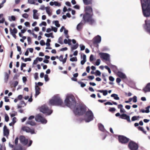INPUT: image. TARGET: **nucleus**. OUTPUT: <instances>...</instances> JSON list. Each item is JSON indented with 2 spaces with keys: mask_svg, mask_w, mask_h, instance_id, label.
Masks as SVG:
<instances>
[{
  "mask_svg": "<svg viewBox=\"0 0 150 150\" xmlns=\"http://www.w3.org/2000/svg\"><path fill=\"white\" fill-rule=\"evenodd\" d=\"M64 103L67 106L73 109V111L76 115H82L85 114L84 120L86 122H89L93 120V113L90 110L87 111L86 107L80 104L76 105V102L74 96L72 95L67 96L64 100Z\"/></svg>",
  "mask_w": 150,
  "mask_h": 150,
  "instance_id": "nucleus-1",
  "label": "nucleus"
},
{
  "mask_svg": "<svg viewBox=\"0 0 150 150\" xmlns=\"http://www.w3.org/2000/svg\"><path fill=\"white\" fill-rule=\"evenodd\" d=\"M143 14L144 17L150 16V0H140Z\"/></svg>",
  "mask_w": 150,
  "mask_h": 150,
  "instance_id": "nucleus-2",
  "label": "nucleus"
},
{
  "mask_svg": "<svg viewBox=\"0 0 150 150\" xmlns=\"http://www.w3.org/2000/svg\"><path fill=\"white\" fill-rule=\"evenodd\" d=\"M50 104L52 105L64 107V105L62 99L59 96H54L49 101Z\"/></svg>",
  "mask_w": 150,
  "mask_h": 150,
  "instance_id": "nucleus-3",
  "label": "nucleus"
},
{
  "mask_svg": "<svg viewBox=\"0 0 150 150\" xmlns=\"http://www.w3.org/2000/svg\"><path fill=\"white\" fill-rule=\"evenodd\" d=\"M40 111L47 115H50L52 112V110L49 109L46 105H44L40 108Z\"/></svg>",
  "mask_w": 150,
  "mask_h": 150,
  "instance_id": "nucleus-4",
  "label": "nucleus"
},
{
  "mask_svg": "<svg viewBox=\"0 0 150 150\" xmlns=\"http://www.w3.org/2000/svg\"><path fill=\"white\" fill-rule=\"evenodd\" d=\"M93 14L86 13L83 16V18L85 22L90 23H93V20L92 18Z\"/></svg>",
  "mask_w": 150,
  "mask_h": 150,
  "instance_id": "nucleus-5",
  "label": "nucleus"
},
{
  "mask_svg": "<svg viewBox=\"0 0 150 150\" xmlns=\"http://www.w3.org/2000/svg\"><path fill=\"white\" fill-rule=\"evenodd\" d=\"M128 147L130 150H137L139 148V145L134 142L130 140L128 143Z\"/></svg>",
  "mask_w": 150,
  "mask_h": 150,
  "instance_id": "nucleus-6",
  "label": "nucleus"
},
{
  "mask_svg": "<svg viewBox=\"0 0 150 150\" xmlns=\"http://www.w3.org/2000/svg\"><path fill=\"white\" fill-rule=\"evenodd\" d=\"M118 138L119 142L122 144H126L130 140L129 139L123 135H118Z\"/></svg>",
  "mask_w": 150,
  "mask_h": 150,
  "instance_id": "nucleus-7",
  "label": "nucleus"
},
{
  "mask_svg": "<svg viewBox=\"0 0 150 150\" xmlns=\"http://www.w3.org/2000/svg\"><path fill=\"white\" fill-rule=\"evenodd\" d=\"M36 121L38 122H40L42 123L45 124L47 122V120L41 114H39L36 115L35 117Z\"/></svg>",
  "mask_w": 150,
  "mask_h": 150,
  "instance_id": "nucleus-8",
  "label": "nucleus"
},
{
  "mask_svg": "<svg viewBox=\"0 0 150 150\" xmlns=\"http://www.w3.org/2000/svg\"><path fill=\"white\" fill-rule=\"evenodd\" d=\"M145 24L143 25L144 29L146 31L150 33V19L145 21Z\"/></svg>",
  "mask_w": 150,
  "mask_h": 150,
  "instance_id": "nucleus-9",
  "label": "nucleus"
},
{
  "mask_svg": "<svg viewBox=\"0 0 150 150\" xmlns=\"http://www.w3.org/2000/svg\"><path fill=\"white\" fill-rule=\"evenodd\" d=\"M99 55L101 58L106 61L110 62V56L109 54L106 53L100 52Z\"/></svg>",
  "mask_w": 150,
  "mask_h": 150,
  "instance_id": "nucleus-10",
  "label": "nucleus"
},
{
  "mask_svg": "<svg viewBox=\"0 0 150 150\" xmlns=\"http://www.w3.org/2000/svg\"><path fill=\"white\" fill-rule=\"evenodd\" d=\"M21 130L27 133H30L32 134L35 133V130L34 129H31L29 127L26 126L22 127Z\"/></svg>",
  "mask_w": 150,
  "mask_h": 150,
  "instance_id": "nucleus-11",
  "label": "nucleus"
},
{
  "mask_svg": "<svg viewBox=\"0 0 150 150\" xmlns=\"http://www.w3.org/2000/svg\"><path fill=\"white\" fill-rule=\"evenodd\" d=\"M21 143L24 145H26L28 143V140L26 139L23 136H21L19 137Z\"/></svg>",
  "mask_w": 150,
  "mask_h": 150,
  "instance_id": "nucleus-12",
  "label": "nucleus"
},
{
  "mask_svg": "<svg viewBox=\"0 0 150 150\" xmlns=\"http://www.w3.org/2000/svg\"><path fill=\"white\" fill-rule=\"evenodd\" d=\"M120 118L126 120L127 121L130 123L131 121L130 120V116L125 113H122L121 115Z\"/></svg>",
  "mask_w": 150,
  "mask_h": 150,
  "instance_id": "nucleus-13",
  "label": "nucleus"
},
{
  "mask_svg": "<svg viewBox=\"0 0 150 150\" xmlns=\"http://www.w3.org/2000/svg\"><path fill=\"white\" fill-rule=\"evenodd\" d=\"M98 127L100 131L108 133V134L110 133L108 132L104 128V126L102 124L99 123L98 124Z\"/></svg>",
  "mask_w": 150,
  "mask_h": 150,
  "instance_id": "nucleus-14",
  "label": "nucleus"
},
{
  "mask_svg": "<svg viewBox=\"0 0 150 150\" xmlns=\"http://www.w3.org/2000/svg\"><path fill=\"white\" fill-rule=\"evenodd\" d=\"M101 41V37L99 35H98L94 37V45L96 43H100Z\"/></svg>",
  "mask_w": 150,
  "mask_h": 150,
  "instance_id": "nucleus-15",
  "label": "nucleus"
},
{
  "mask_svg": "<svg viewBox=\"0 0 150 150\" xmlns=\"http://www.w3.org/2000/svg\"><path fill=\"white\" fill-rule=\"evenodd\" d=\"M9 130L7 129L6 125H4V135L7 137L9 135Z\"/></svg>",
  "mask_w": 150,
  "mask_h": 150,
  "instance_id": "nucleus-16",
  "label": "nucleus"
},
{
  "mask_svg": "<svg viewBox=\"0 0 150 150\" xmlns=\"http://www.w3.org/2000/svg\"><path fill=\"white\" fill-rule=\"evenodd\" d=\"M117 75L120 78L122 79H125L127 78L125 74L120 71H118L117 73Z\"/></svg>",
  "mask_w": 150,
  "mask_h": 150,
  "instance_id": "nucleus-17",
  "label": "nucleus"
},
{
  "mask_svg": "<svg viewBox=\"0 0 150 150\" xmlns=\"http://www.w3.org/2000/svg\"><path fill=\"white\" fill-rule=\"evenodd\" d=\"M143 91L145 93L150 92V83H148L145 87L143 89Z\"/></svg>",
  "mask_w": 150,
  "mask_h": 150,
  "instance_id": "nucleus-18",
  "label": "nucleus"
},
{
  "mask_svg": "<svg viewBox=\"0 0 150 150\" xmlns=\"http://www.w3.org/2000/svg\"><path fill=\"white\" fill-rule=\"evenodd\" d=\"M86 13H88L90 14H93V9L92 7L90 6H86L85 8Z\"/></svg>",
  "mask_w": 150,
  "mask_h": 150,
  "instance_id": "nucleus-19",
  "label": "nucleus"
},
{
  "mask_svg": "<svg viewBox=\"0 0 150 150\" xmlns=\"http://www.w3.org/2000/svg\"><path fill=\"white\" fill-rule=\"evenodd\" d=\"M41 88H40L37 85H36L35 86V96L36 97L40 93V91Z\"/></svg>",
  "mask_w": 150,
  "mask_h": 150,
  "instance_id": "nucleus-20",
  "label": "nucleus"
},
{
  "mask_svg": "<svg viewBox=\"0 0 150 150\" xmlns=\"http://www.w3.org/2000/svg\"><path fill=\"white\" fill-rule=\"evenodd\" d=\"M25 124L26 125L28 124L32 126L35 125L36 124V123L34 121H32L31 120L27 121Z\"/></svg>",
  "mask_w": 150,
  "mask_h": 150,
  "instance_id": "nucleus-21",
  "label": "nucleus"
},
{
  "mask_svg": "<svg viewBox=\"0 0 150 150\" xmlns=\"http://www.w3.org/2000/svg\"><path fill=\"white\" fill-rule=\"evenodd\" d=\"M33 18L35 19H38L39 18L38 16L37 15V13L38 12L37 10L34 9L33 10Z\"/></svg>",
  "mask_w": 150,
  "mask_h": 150,
  "instance_id": "nucleus-22",
  "label": "nucleus"
},
{
  "mask_svg": "<svg viewBox=\"0 0 150 150\" xmlns=\"http://www.w3.org/2000/svg\"><path fill=\"white\" fill-rule=\"evenodd\" d=\"M110 96L112 97H113L115 100H119L120 99V98L118 96V95L117 94L113 93L111 94Z\"/></svg>",
  "mask_w": 150,
  "mask_h": 150,
  "instance_id": "nucleus-23",
  "label": "nucleus"
},
{
  "mask_svg": "<svg viewBox=\"0 0 150 150\" xmlns=\"http://www.w3.org/2000/svg\"><path fill=\"white\" fill-rule=\"evenodd\" d=\"M84 4L86 5L91 4L92 0H83Z\"/></svg>",
  "mask_w": 150,
  "mask_h": 150,
  "instance_id": "nucleus-24",
  "label": "nucleus"
},
{
  "mask_svg": "<svg viewBox=\"0 0 150 150\" xmlns=\"http://www.w3.org/2000/svg\"><path fill=\"white\" fill-rule=\"evenodd\" d=\"M78 76V73H76L73 75L74 77L71 78V79L73 81H77V79L76 78Z\"/></svg>",
  "mask_w": 150,
  "mask_h": 150,
  "instance_id": "nucleus-25",
  "label": "nucleus"
},
{
  "mask_svg": "<svg viewBox=\"0 0 150 150\" xmlns=\"http://www.w3.org/2000/svg\"><path fill=\"white\" fill-rule=\"evenodd\" d=\"M10 31L11 34H13L17 33L18 31L16 28H14L13 30H12L11 28H10Z\"/></svg>",
  "mask_w": 150,
  "mask_h": 150,
  "instance_id": "nucleus-26",
  "label": "nucleus"
},
{
  "mask_svg": "<svg viewBox=\"0 0 150 150\" xmlns=\"http://www.w3.org/2000/svg\"><path fill=\"white\" fill-rule=\"evenodd\" d=\"M110 67L113 70V71L114 72H115V71L118 70L116 66L110 64Z\"/></svg>",
  "mask_w": 150,
  "mask_h": 150,
  "instance_id": "nucleus-27",
  "label": "nucleus"
},
{
  "mask_svg": "<svg viewBox=\"0 0 150 150\" xmlns=\"http://www.w3.org/2000/svg\"><path fill=\"white\" fill-rule=\"evenodd\" d=\"M50 7H45L46 12L49 16H50L52 15V13L50 11Z\"/></svg>",
  "mask_w": 150,
  "mask_h": 150,
  "instance_id": "nucleus-28",
  "label": "nucleus"
},
{
  "mask_svg": "<svg viewBox=\"0 0 150 150\" xmlns=\"http://www.w3.org/2000/svg\"><path fill=\"white\" fill-rule=\"evenodd\" d=\"M101 73L98 70H96L94 72V75L96 76H101Z\"/></svg>",
  "mask_w": 150,
  "mask_h": 150,
  "instance_id": "nucleus-29",
  "label": "nucleus"
},
{
  "mask_svg": "<svg viewBox=\"0 0 150 150\" xmlns=\"http://www.w3.org/2000/svg\"><path fill=\"white\" fill-rule=\"evenodd\" d=\"M82 28V23H80L77 25L76 27V29L80 31L81 30Z\"/></svg>",
  "mask_w": 150,
  "mask_h": 150,
  "instance_id": "nucleus-30",
  "label": "nucleus"
},
{
  "mask_svg": "<svg viewBox=\"0 0 150 150\" xmlns=\"http://www.w3.org/2000/svg\"><path fill=\"white\" fill-rule=\"evenodd\" d=\"M100 60L99 59H97L95 63H94V65L98 66L100 64Z\"/></svg>",
  "mask_w": 150,
  "mask_h": 150,
  "instance_id": "nucleus-31",
  "label": "nucleus"
},
{
  "mask_svg": "<svg viewBox=\"0 0 150 150\" xmlns=\"http://www.w3.org/2000/svg\"><path fill=\"white\" fill-rule=\"evenodd\" d=\"M78 44H76L75 45H74L71 47V50L72 51L73 50L76 49L78 47Z\"/></svg>",
  "mask_w": 150,
  "mask_h": 150,
  "instance_id": "nucleus-32",
  "label": "nucleus"
},
{
  "mask_svg": "<svg viewBox=\"0 0 150 150\" xmlns=\"http://www.w3.org/2000/svg\"><path fill=\"white\" fill-rule=\"evenodd\" d=\"M137 97L135 96H134L132 98V99L133 102L134 103H136L137 102Z\"/></svg>",
  "mask_w": 150,
  "mask_h": 150,
  "instance_id": "nucleus-33",
  "label": "nucleus"
},
{
  "mask_svg": "<svg viewBox=\"0 0 150 150\" xmlns=\"http://www.w3.org/2000/svg\"><path fill=\"white\" fill-rule=\"evenodd\" d=\"M62 41L63 39L62 37H60L59 38L58 42L61 44H62L63 43Z\"/></svg>",
  "mask_w": 150,
  "mask_h": 150,
  "instance_id": "nucleus-34",
  "label": "nucleus"
},
{
  "mask_svg": "<svg viewBox=\"0 0 150 150\" xmlns=\"http://www.w3.org/2000/svg\"><path fill=\"white\" fill-rule=\"evenodd\" d=\"M54 23L56 26L57 27H59L60 26V25L58 21H54Z\"/></svg>",
  "mask_w": 150,
  "mask_h": 150,
  "instance_id": "nucleus-35",
  "label": "nucleus"
},
{
  "mask_svg": "<svg viewBox=\"0 0 150 150\" xmlns=\"http://www.w3.org/2000/svg\"><path fill=\"white\" fill-rule=\"evenodd\" d=\"M70 61L71 62L77 61V59L76 57H73L70 59Z\"/></svg>",
  "mask_w": 150,
  "mask_h": 150,
  "instance_id": "nucleus-36",
  "label": "nucleus"
},
{
  "mask_svg": "<svg viewBox=\"0 0 150 150\" xmlns=\"http://www.w3.org/2000/svg\"><path fill=\"white\" fill-rule=\"evenodd\" d=\"M116 110V109L115 108H110L109 109V111L110 112H114Z\"/></svg>",
  "mask_w": 150,
  "mask_h": 150,
  "instance_id": "nucleus-37",
  "label": "nucleus"
},
{
  "mask_svg": "<svg viewBox=\"0 0 150 150\" xmlns=\"http://www.w3.org/2000/svg\"><path fill=\"white\" fill-rule=\"evenodd\" d=\"M44 78L46 81H48L49 80V78L48 77V75L47 74L45 75Z\"/></svg>",
  "mask_w": 150,
  "mask_h": 150,
  "instance_id": "nucleus-38",
  "label": "nucleus"
},
{
  "mask_svg": "<svg viewBox=\"0 0 150 150\" xmlns=\"http://www.w3.org/2000/svg\"><path fill=\"white\" fill-rule=\"evenodd\" d=\"M137 117L136 116H133L131 118V121H134L136 120H137Z\"/></svg>",
  "mask_w": 150,
  "mask_h": 150,
  "instance_id": "nucleus-39",
  "label": "nucleus"
},
{
  "mask_svg": "<svg viewBox=\"0 0 150 150\" xmlns=\"http://www.w3.org/2000/svg\"><path fill=\"white\" fill-rule=\"evenodd\" d=\"M150 108V105H149L146 107L145 108L146 109V113H149L150 112L149 109Z\"/></svg>",
  "mask_w": 150,
  "mask_h": 150,
  "instance_id": "nucleus-40",
  "label": "nucleus"
},
{
  "mask_svg": "<svg viewBox=\"0 0 150 150\" xmlns=\"http://www.w3.org/2000/svg\"><path fill=\"white\" fill-rule=\"evenodd\" d=\"M27 40L28 42V44L30 45L31 43V40L30 37H28L27 38Z\"/></svg>",
  "mask_w": 150,
  "mask_h": 150,
  "instance_id": "nucleus-41",
  "label": "nucleus"
},
{
  "mask_svg": "<svg viewBox=\"0 0 150 150\" xmlns=\"http://www.w3.org/2000/svg\"><path fill=\"white\" fill-rule=\"evenodd\" d=\"M108 93V91L107 90H104L103 92V94L104 96H106Z\"/></svg>",
  "mask_w": 150,
  "mask_h": 150,
  "instance_id": "nucleus-42",
  "label": "nucleus"
},
{
  "mask_svg": "<svg viewBox=\"0 0 150 150\" xmlns=\"http://www.w3.org/2000/svg\"><path fill=\"white\" fill-rule=\"evenodd\" d=\"M5 121L6 122H8L9 120V117L7 114L5 115Z\"/></svg>",
  "mask_w": 150,
  "mask_h": 150,
  "instance_id": "nucleus-43",
  "label": "nucleus"
},
{
  "mask_svg": "<svg viewBox=\"0 0 150 150\" xmlns=\"http://www.w3.org/2000/svg\"><path fill=\"white\" fill-rule=\"evenodd\" d=\"M109 79L110 81H111L112 82L114 81L115 80L114 78L111 76H109Z\"/></svg>",
  "mask_w": 150,
  "mask_h": 150,
  "instance_id": "nucleus-44",
  "label": "nucleus"
},
{
  "mask_svg": "<svg viewBox=\"0 0 150 150\" xmlns=\"http://www.w3.org/2000/svg\"><path fill=\"white\" fill-rule=\"evenodd\" d=\"M54 4L55 6H61V4L57 1H54Z\"/></svg>",
  "mask_w": 150,
  "mask_h": 150,
  "instance_id": "nucleus-45",
  "label": "nucleus"
},
{
  "mask_svg": "<svg viewBox=\"0 0 150 150\" xmlns=\"http://www.w3.org/2000/svg\"><path fill=\"white\" fill-rule=\"evenodd\" d=\"M79 83L81 84V86L82 87H83L86 85V84L83 82H79Z\"/></svg>",
  "mask_w": 150,
  "mask_h": 150,
  "instance_id": "nucleus-46",
  "label": "nucleus"
},
{
  "mask_svg": "<svg viewBox=\"0 0 150 150\" xmlns=\"http://www.w3.org/2000/svg\"><path fill=\"white\" fill-rule=\"evenodd\" d=\"M22 16L24 18H27L28 17V15L26 13H25L23 14L22 15Z\"/></svg>",
  "mask_w": 150,
  "mask_h": 150,
  "instance_id": "nucleus-47",
  "label": "nucleus"
},
{
  "mask_svg": "<svg viewBox=\"0 0 150 150\" xmlns=\"http://www.w3.org/2000/svg\"><path fill=\"white\" fill-rule=\"evenodd\" d=\"M38 73L36 72L34 74V78L35 80H37L38 79Z\"/></svg>",
  "mask_w": 150,
  "mask_h": 150,
  "instance_id": "nucleus-48",
  "label": "nucleus"
},
{
  "mask_svg": "<svg viewBox=\"0 0 150 150\" xmlns=\"http://www.w3.org/2000/svg\"><path fill=\"white\" fill-rule=\"evenodd\" d=\"M39 25L40 26H42V25H43L45 26L47 25V23L43 21Z\"/></svg>",
  "mask_w": 150,
  "mask_h": 150,
  "instance_id": "nucleus-49",
  "label": "nucleus"
},
{
  "mask_svg": "<svg viewBox=\"0 0 150 150\" xmlns=\"http://www.w3.org/2000/svg\"><path fill=\"white\" fill-rule=\"evenodd\" d=\"M52 30H53L54 32H56L57 30V28L55 27H52Z\"/></svg>",
  "mask_w": 150,
  "mask_h": 150,
  "instance_id": "nucleus-50",
  "label": "nucleus"
},
{
  "mask_svg": "<svg viewBox=\"0 0 150 150\" xmlns=\"http://www.w3.org/2000/svg\"><path fill=\"white\" fill-rule=\"evenodd\" d=\"M104 104H105V105H113V103H112V102L111 103L109 101H108L106 103H104Z\"/></svg>",
  "mask_w": 150,
  "mask_h": 150,
  "instance_id": "nucleus-51",
  "label": "nucleus"
},
{
  "mask_svg": "<svg viewBox=\"0 0 150 150\" xmlns=\"http://www.w3.org/2000/svg\"><path fill=\"white\" fill-rule=\"evenodd\" d=\"M9 77V75L7 73V72H6L5 73V79H6L7 80H8Z\"/></svg>",
  "mask_w": 150,
  "mask_h": 150,
  "instance_id": "nucleus-52",
  "label": "nucleus"
},
{
  "mask_svg": "<svg viewBox=\"0 0 150 150\" xmlns=\"http://www.w3.org/2000/svg\"><path fill=\"white\" fill-rule=\"evenodd\" d=\"M18 137H16L15 140V144L16 145L18 144Z\"/></svg>",
  "mask_w": 150,
  "mask_h": 150,
  "instance_id": "nucleus-53",
  "label": "nucleus"
},
{
  "mask_svg": "<svg viewBox=\"0 0 150 150\" xmlns=\"http://www.w3.org/2000/svg\"><path fill=\"white\" fill-rule=\"evenodd\" d=\"M40 43L41 45L43 46L45 45V43L43 40H42L40 41Z\"/></svg>",
  "mask_w": 150,
  "mask_h": 150,
  "instance_id": "nucleus-54",
  "label": "nucleus"
},
{
  "mask_svg": "<svg viewBox=\"0 0 150 150\" xmlns=\"http://www.w3.org/2000/svg\"><path fill=\"white\" fill-rule=\"evenodd\" d=\"M28 2L31 4H34L35 2L34 0H28Z\"/></svg>",
  "mask_w": 150,
  "mask_h": 150,
  "instance_id": "nucleus-55",
  "label": "nucleus"
},
{
  "mask_svg": "<svg viewBox=\"0 0 150 150\" xmlns=\"http://www.w3.org/2000/svg\"><path fill=\"white\" fill-rule=\"evenodd\" d=\"M94 60V57L93 55L91 54L90 57V60L91 62L93 61Z\"/></svg>",
  "mask_w": 150,
  "mask_h": 150,
  "instance_id": "nucleus-56",
  "label": "nucleus"
},
{
  "mask_svg": "<svg viewBox=\"0 0 150 150\" xmlns=\"http://www.w3.org/2000/svg\"><path fill=\"white\" fill-rule=\"evenodd\" d=\"M121 79L119 78H117L116 79V81L117 83H119L121 81Z\"/></svg>",
  "mask_w": 150,
  "mask_h": 150,
  "instance_id": "nucleus-57",
  "label": "nucleus"
},
{
  "mask_svg": "<svg viewBox=\"0 0 150 150\" xmlns=\"http://www.w3.org/2000/svg\"><path fill=\"white\" fill-rule=\"evenodd\" d=\"M88 78L89 80H92L94 79V76H88Z\"/></svg>",
  "mask_w": 150,
  "mask_h": 150,
  "instance_id": "nucleus-58",
  "label": "nucleus"
},
{
  "mask_svg": "<svg viewBox=\"0 0 150 150\" xmlns=\"http://www.w3.org/2000/svg\"><path fill=\"white\" fill-rule=\"evenodd\" d=\"M123 107V106L122 104H119L118 105L117 108L118 109H120V110Z\"/></svg>",
  "mask_w": 150,
  "mask_h": 150,
  "instance_id": "nucleus-59",
  "label": "nucleus"
},
{
  "mask_svg": "<svg viewBox=\"0 0 150 150\" xmlns=\"http://www.w3.org/2000/svg\"><path fill=\"white\" fill-rule=\"evenodd\" d=\"M80 47H81V50H83L85 49V46L83 45H80Z\"/></svg>",
  "mask_w": 150,
  "mask_h": 150,
  "instance_id": "nucleus-60",
  "label": "nucleus"
},
{
  "mask_svg": "<svg viewBox=\"0 0 150 150\" xmlns=\"http://www.w3.org/2000/svg\"><path fill=\"white\" fill-rule=\"evenodd\" d=\"M5 101L6 102H8L9 101V99L8 98V97L7 96H5L4 97Z\"/></svg>",
  "mask_w": 150,
  "mask_h": 150,
  "instance_id": "nucleus-61",
  "label": "nucleus"
},
{
  "mask_svg": "<svg viewBox=\"0 0 150 150\" xmlns=\"http://www.w3.org/2000/svg\"><path fill=\"white\" fill-rule=\"evenodd\" d=\"M31 60V59L30 58H26L24 59V61L25 62H26L28 61H30Z\"/></svg>",
  "mask_w": 150,
  "mask_h": 150,
  "instance_id": "nucleus-62",
  "label": "nucleus"
},
{
  "mask_svg": "<svg viewBox=\"0 0 150 150\" xmlns=\"http://www.w3.org/2000/svg\"><path fill=\"white\" fill-rule=\"evenodd\" d=\"M132 100V98H129L128 100L126 101L125 102L126 103H129V102H131Z\"/></svg>",
  "mask_w": 150,
  "mask_h": 150,
  "instance_id": "nucleus-63",
  "label": "nucleus"
},
{
  "mask_svg": "<svg viewBox=\"0 0 150 150\" xmlns=\"http://www.w3.org/2000/svg\"><path fill=\"white\" fill-rule=\"evenodd\" d=\"M137 128L139 130L141 131L142 132L144 129L143 127H141L140 126L138 127Z\"/></svg>",
  "mask_w": 150,
  "mask_h": 150,
  "instance_id": "nucleus-64",
  "label": "nucleus"
}]
</instances>
